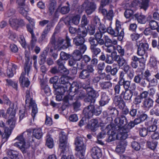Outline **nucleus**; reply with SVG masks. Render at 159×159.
<instances>
[{
    "instance_id": "43",
    "label": "nucleus",
    "mask_w": 159,
    "mask_h": 159,
    "mask_svg": "<svg viewBox=\"0 0 159 159\" xmlns=\"http://www.w3.org/2000/svg\"><path fill=\"white\" fill-rule=\"evenodd\" d=\"M75 94V96L76 97H78L77 99L80 98H84L86 96V93L84 90L79 89L78 91H76Z\"/></svg>"
},
{
    "instance_id": "23",
    "label": "nucleus",
    "mask_w": 159,
    "mask_h": 159,
    "mask_svg": "<svg viewBox=\"0 0 159 159\" xmlns=\"http://www.w3.org/2000/svg\"><path fill=\"white\" fill-rule=\"evenodd\" d=\"M53 87L54 89V92L55 94H63L68 89L67 86H63L61 85L57 86V85L53 84Z\"/></svg>"
},
{
    "instance_id": "47",
    "label": "nucleus",
    "mask_w": 159,
    "mask_h": 159,
    "mask_svg": "<svg viewBox=\"0 0 159 159\" xmlns=\"http://www.w3.org/2000/svg\"><path fill=\"white\" fill-rule=\"evenodd\" d=\"M85 148L80 149L79 150H76L77 152L76 155L80 159H83L85 153Z\"/></svg>"
},
{
    "instance_id": "34",
    "label": "nucleus",
    "mask_w": 159,
    "mask_h": 159,
    "mask_svg": "<svg viewBox=\"0 0 159 159\" xmlns=\"http://www.w3.org/2000/svg\"><path fill=\"white\" fill-rule=\"evenodd\" d=\"M56 7V2L54 0L50 1V3L48 6L49 12L52 15L54 12L55 10Z\"/></svg>"
},
{
    "instance_id": "13",
    "label": "nucleus",
    "mask_w": 159,
    "mask_h": 159,
    "mask_svg": "<svg viewBox=\"0 0 159 159\" xmlns=\"http://www.w3.org/2000/svg\"><path fill=\"white\" fill-rule=\"evenodd\" d=\"M67 138L64 132H61L59 134V148L62 152H64L67 147Z\"/></svg>"
},
{
    "instance_id": "16",
    "label": "nucleus",
    "mask_w": 159,
    "mask_h": 159,
    "mask_svg": "<svg viewBox=\"0 0 159 159\" xmlns=\"http://www.w3.org/2000/svg\"><path fill=\"white\" fill-rule=\"evenodd\" d=\"M138 48L137 54L138 55L142 56L148 48V45L147 43H141L139 44L137 43Z\"/></svg>"
},
{
    "instance_id": "24",
    "label": "nucleus",
    "mask_w": 159,
    "mask_h": 159,
    "mask_svg": "<svg viewBox=\"0 0 159 159\" xmlns=\"http://www.w3.org/2000/svg\"><path fill=\"white\" fill-rule=\"evenodd\" d=\"M143 107L145 109H149L153 105L154 101L150 98H148L144 100L143 102Z\"/></svg>"
},
{
    "instance_id": "52",
    "label": "nucleus",
    "mask_w": 159,
    "mask_h": 159,
    "mask_svg": "<svg viewBox=\"0 0 159 159\" xmlns=\"http://www.w3.org/2000/svg\"><path fill=\"white\" fill-rule=\"evenodd\" d=\"M123 88L120 84H116L114 87L115 95L118 94L120 91H122Z\"/></svg>"
},
{
    "instance_id": "6",
    "label": "nucleus",
    "mask_w": 159,
    "mask_h": 159,
    "mask_svg": "<svg viewBox=\"0 0 159 159\" xmlns=\"http://www.w3.org/2000/svg\"><path fill=\"white\" fill-rule=\"evenodd\" d=\"M134 121H131L125 127H123L120 130L119 134L116 135V138L119 140H125L128 136V133L130 129L135 125Z\"/></svg>"
},
{
    "instance_id": "50",
    "label": "nucleus",
    "mask_w": 159,
    "mask_h": 159,
    "mask_svg": "<svg viewBox=\"0 0 159 159\" xmlns=\"http://www.w3.org/2000/svg\"><path fill=\"white\" fill-rule=\"evenodd\" d=\"M78 85V84L77 82H74L71 84H70V85H68L66 86L67 87L68 86L70 87L69 90H70V91L72 92L74 91V92H76V91L78 89L77 87Z\"/></svg>"
},
{
    "instance_id": "7",
    "label": "nucleus",
    "mask_w": 159,
    "mask_h": 159,
    "mask_svg": "<svg viewBox=\"0 0 159 159\" xmlns=\"http://www.w3.org/2000/svg\"><path fill=\"white\" fill-rule=\"evenodd\" d=\"M24 69L25 73L23 72L21 73L20 78V82L22 87H27L29 85L30 82L27 78L25 77V75L26 74L27 75L29 76L30 67L29 65L26 64L25 65Z\"/></svg>"
},
{
    "instance_id": "32",
    "label": "nucleus",
    "mask_w": 159,
    "mask_h": 159,
    "mask_svg": "<svg viewBox=\"0 0 159 159\" xmlns=\"http://www.w3.org/2000/svg\"><path fill=\"white\" fill-rule=\"evenodd\" d=\"M99 84L102 89L106 90L111 88L112 84L110 81H102L100 82Z\"/></svg>"
},
{
    "instance_id": "53",
    "label": "nucleus",
    "mask_w": 159,
    "mask_h": 159,
    "mask_svg": "<svg viewBox=\"0 0 159 159\" xmlns=\"http://www.w3.org/2000/svg\"><path fill=\"white\" fill-rule=\"evenodd\" d=\"M89 22V20L85 15H84L82 17L81 25L82 27H84L87 25Z\"/></svg>"
},
{
    "instance_id": "64",
    "label": "nucleus",
    "mask_w": 159,
    "mask_h": 159,
    "mask_svg": "<svg viewBox=\"0 0 159 159\" xmlns=\"http://www.w3.org/2000/svg\"><path fill=\"white\" fill-rule=\"evenodd\" d=\"M75 98V94L73 96L68 95L64 97L63 101L66 102H69L70 101L73 100Z\"/></svg>"
},
{
    "instance_id": "2",
    "label": "nucleus",
    "mask_w": 159,
    "mask_h": 159,
    "mask_svg": "<svg viewBox=\"0 0 159 159\" xmlns=\"http://www.w3.org/2000/svg\"><path fill=\"white\" fill-rule=\"evenodd\" d=\"M149 2V0H134L130 3L121 4V6L126 10L131 9L132 7H136L139 4L141 8L146 11L148 7Z\"/></svg>"
},
{
    "instance_id": "44",
    "label": "nucleus",
    "mask_w": 159,
    "mask_h": 159,
    "mask_svg": "<svg viewBox=\"0 0 159 159\" xmlns=\"http://www.w3.org/2000/svg\"><path fill=\"white\" fill-rule=\"evenodd\" d=\"M134 13V12L132 10L127 9L125 11L124 15L126 18L128 19L132 17L134 18V17L133 15Z\"/></svg>"
},
{
    "instance_id": "27",
    "label": "nucleus",
    "mask_w": 159,
    "mask_h": 159,
    "mask_svg": "<svg viewBox=\"0 0 159 159\" xmlns=\"http://www.w3.org/2000/svg\"><path fill=\"white\" fill-rule=\"evenodd\" d=\"M120 95L123 96V98L125 100L130 102L132 100L133 92L131 90H125L124 92L122 91Z\"/></svg>"
},
{
    "instance_id": "61",
    "label": "nucleus",
    "mask_w": 159,
    "mask_h": 159,
    "mask_svg": "<svg viewBox=\"0 0 159 159\" xmlns=\"http://www.w3.org/2000/svg\"><path fill=\"white\" fill-rule=\"evenodd\" d=\"M149 82V85L151 86H154L157 85L158 81L155 78H153L152 79H151L150 78L149 79V80H147Z\"/></svg>"
},
{
    "instance_id": "21",
    "label": "nucleus",
    "mask_w": 159,
    "mask_h": 159,
    "mask_svg": "<svg viewBox=\"0 0 159 159\" xmlns=\"http://www.w3.org/2000/svg\"><path fill=\"white\" fill-rule=\"evenodd\" d=\"M115 129V127L112 125H108L105 129V130L107 132V134L108 135H110L108 139V142L112 141L114 140V139L113 138L112 135L115 133L114 132Z\"/></svg>"
},
{
    "instance_id": "59",
    "label": "nucleus",
    "mask_w": 159,
    "mask_h": 159,
    "mask_svg": "<svg viewBox=\"0 0 159 159\" xmlns=\"http://www.w3.org/2000/svg\"><path fill=\"white\" fill-rule=\"evenodd\" d=\"M46 145L49 148H52L54 146L53 139L50 137L48 138L46 142Z\"/></svg>"
},
{
    "instance_id": "62",
    "label": "nucleus",
    "mask_w": 159,
    "mask_h": 159,
    "mask_svg": "<svg viewBox=\"0 0 159 159\" xmlns=\"http://www.w3.org/2000/svg\"><path fill=\"white\" fill-rule=\"evenodd\" d=\"M131 146L133 149L136 151L139 150L140 148V146L137 142L134 141L131 143Z\"/></svg>"
},
{
    "instance_id": "17",
    "label": "nucleus",
    "mask_w": 159,
    "mask_h": 159,
    "mask_svg": "<svg viewBox=\"0 0 159 159\" xmlns=\"http://www.w3.org/2000/svg\"><path fill=\"white\" fill-rule=\"evenodd\" d=\"M88 95V98H90L91 103H94L95 101L94 98L98 97L99 94L98 92L90 87L88 88L86 90Z\"/></svg>"
},
{
    "instance_id": "38",
    "label": "nucleus",
    "mask_w": 159,
    "mask_h": 159,
    "mask_svg": "<svg viewBox=\"0 0 159 159\" xmlns=\"http://www.w3.org/2000/svg\"><path fill=\"white\" fill-rule=\"evenodd\" d=\"M7 155L11 159H16L18 157V153L16 151L9 150L7 152Z\"/></svg>"
},
{
    "instance_id": "42",
    "label": "nucleus",
    "mask_w": 159,
    "mask_h": 159,
    "mask_svg": "<svg viewBox=\"0 0 159 159\" xmlns=\"http://www.w3.org/2000/svg\"><path fill=\"white\" fill-rule=\"evenodd\" d=\"M147 143L149 148L152 150H154L156 149L157 145L158 142L156 141L152 140V141L147 142Z\"/></svg>"
},
{
    "instance_id": "19",
    "label": "nucleus",
    "mask_w": 159,
    "mask_h": 159,
    "mask_svg": "<svg viewBox=\"0 0 159 159\" xmlns=\"http://www.w3.org/2000/svg\"><path fill=\"white\" fill-rule=\"evenodd\" d=\"M146 79L143 78V75L142 74H139L135 76L134 81L137 84H139L142 86L145 87L147 83L145 81Z\"/></svg>"
},
{
    "instance_id": "20",
    "label": "nucleus",
    "mask_w": 159,
    "mask_h": 159,
    "mask_svg": "<svg viewBox=\"0 0 159 159\" xmlns=\"http://www.w3.org/2000/svg\"><path fill=\"white\" fill-rule=\"evenodd\" d=\"M113 102L116 106H118L120 109H123L125 107V102L120 96H116L113 98Z\"/></svg>"
},
{
    "instance_id": "45",
    "label": "nucleus",
    "mask_w": 159,
    "mask_h": 159,
    "mask_svg": "<svg viewBox=\"0 0 159 159\" xmlns=\"http://www.w3.org/2000/svg\"><path fill=\"white\" fill-rule=\"evenodd\" d=\"M105 47V50L107 52L112 53L113 52H116V47L113 45L106 46Z\"/></svg>"
},
{
    "instance_id": "8",
    "label": "nucleus",
    "mask_w": 159,
    "mask_h": 159,
    "mask_svg": "<svg viewBox=\"0 0 159 159\" xmlns=\"http://www.w3.org/2000/svg\"><path fill=\"white\" fill-rule=\"evenodd\" d=\"M7 113L9 115V116L6 123L9 125L11 129H13L15 126L16 121L15 117V110L13 108H9L7 109Z\"/></svg>"
},
{
    "instance_id": "37",
    "label": "nucleus",
    "mask_w": 159,
    "mask_h": 159,
    "mask_svg": "<svg viewBox=\"0 0 159 159\" xmlns=\"http://www.w3.org/2000/svg\"><path fill=\"white\" fill-rule=\"evenodd\" d=\"M90 76L89 71L86 70H83L79 73V78L81 79H88Z\"/></svg>"
},
{
    "instance_id": "48",
    "label": "nucleus",
    "mask_w": 159,
    "mask_h": 159,
    "mask_svg": "<svg viewBox=\"0 0 159 159\" xmlns=\"http://www.w3.org/2000/svg\"><path fill=\"white\" fill-rule=\"evenodd\" d=\"M97 46L90 47L93 56H96L101 52V49Z\"/></svg>"
},
{
    "instance_id": "46",
    "label": "nucleus",
    "mask_w": 159,
    "mask_h": 159,
    "mask_svg": "<svg viewBox=\"0 0 159 159\" xmlns=\"http://www.w3.org/2000/svg\"><path fill=\"white\" fill-rule=\"evenodd\" d=\"M102 32L98 31L95 34L94 37L98 41H99L100 43H101L104 44V41L103 39H102Z\"/></svg>"
},
{
    "instance_id": "54",
    "label": "nucleus",
    "mask_w": 159,
    "mask_h": 159,
    "mask_svg": "<svg viewBox=\"0 0 159 159\" xmlns=\"http://www.w3.org/2000/svg\"><path fill=\"white\" fill-rule=\"evenodd\" d=\"M139 133L140 135L142 137H145L148 134L147 129L145 127L140 128L139 129Z\"/></svg>"
},
{
    "instance_id": "29",
    "label": "nucleus",
    "mask_w": 159,
    "mask_h": 159,
    "mask_svg": "<svg viewBox=\"0 0 159 159\" xmlns=\"http://www.w3.org/2000/svg\"><path fill=\"white\" fill-rule=\"evenodd\" d=\"M11 133V130L8 127H6L4 133L2 135V142L3 143L7 141Z\"/></svg>"
},
{
    "instance_id": "55",
    "label": "nucleus",
    "mask_w": 159,
    "mask_h": 159,
    "mask_svg": "<svg viewBox=\"0 0 159 159\" xmlns=\"http://www.w3.org/2000/svg\"><path fill=\"white\" fill-rule=\"evenodd\" d=\"M114 13L113 10L111 9L109 10L107 12L106 16L108 20H111L114 16Z\"/></svg>"
},
{
    "instance_id": "15",
    "label": "nucleus",
    "mask_w": 159,
    "mask_h": 159,
    "mask_svg": "<svg viewBox=\"0 0 159 159\" xmlns=\"http://www.w3.org/2000/svg\"><path fill=\"white\" fill-rule=\"evenodd\" d=\"M80 19L79 15H76L72 17L69 19L68 17H66L64 20V22L67 25H70L72 24L77 25L79 24Z\"/></svg>"
},
{
    "instance_id": "36",
    "label": "nucleus",
    "mask_w": 159,
    "mask_h": 159,
    "mask_svg": "<svg viewBox=\"0 0 159 159\" xmlns=\"http://www.w3.org/2000/svg\"><path fill=\"white\" fill-rule=\"evenodd\" d=\"M33 135L38 139H40L42 136L43 133L40 128L34 129L33 130Z\"/></svg>"
},
{
    "instance_id": "35",
    "label": "nucleus",
    "mask_w": 159,
    "mask_h": 159,
    "mask_svg": "<svg viewBox=\"0 0 159 159\" xmlns=\"http://www.w3.org/2000/svg\"><path fill=\"white\" fill-rule=\"evenodd\" d=\"M85 42L84 39L83 37L77 36L73 39V42L76 46H79L83 44Z\"/></svg>"
},
{
    "instance_id": "57",
    "label": "nucleus",
    "mask_w": 159,
    "mask_h": 159,
    "mask_svg": "<svg viewBox=\"0 0 159 159\" xmlns=\"http://www.w3.org/2000/svg\"><path fill=\"white\" fill-rule=\"evenodd\" d=\"M32 39L30 42V48L33 49L34 47L35 43L37 42V39L35 37V35H31Z\"/></svg>"
},
{
    "instance_id": "33",
    "label": "nucleus",
    "mask_w": 159,
    "mask_h": 159,
    "mask_svg": "<svg viewBox=\"0 0 159 159\" xmlns=\"http://www.w3.org/2000/svg\"><path fill=\"white\" fill-rule=\"evenodd\" d=\"M144 34L146 35H152L153 38H155L157 37V34L153 31L150 28H146L143 31Z\"/></svg>"
},
{
    "instance_id": "58",
    "label": "nucleus",
    "mask_w": 159,
    "mask_h": 159,
    "mask_svg": "<svg viewBox=\"0 0 159 159\" xmlns=\"http://www.w3.org/2000/svg\"><path fill=\"white\" fill-rule=\"evenodd\" d=\"M8 35H9V38L13 41H16L17 39V36L16 34L13 32L9 30Z\"/></svg>"
},
{
    "instance_id": "63",
    "label": "nucleus",
    "mask_w": 159,
    "mask_h": 159,
    "mask_svg": "<svg viewBox=\"0 0 159 159\" xmlns=\"http://www.w3.org/2000/svg\"><path fill=\"white\" fill-rule=\"evenodd\" d=\"M116 48L120 56H123L124 55L125 51L124 48L120 45L117 46Z\"/></svg>"
},
{
    "instance_id": "11",
    "label": "nucleus",
    "mask_w": 159,
    "mask_h": 159,
    "mask_svg": "<svg viewBox=\"0 0 159 159\" xmlns=\"http://www.w3.org/2000/svg\"><path fill=\"white\" fill-rule=\"evenodd\" d=\"M9 22L11 26L16 30L20 26H23L25 25V23L23 20L17 19L15 17L11 18L9 20Z\"/></svg>"
},
{
    "instance_id": "12",
    "label": "nucleus",
    "mask_w": 159,
    "mask_h": 159,
    "mask_svg": "<svg viewBox=\"0 0 159 159\" xmlns=\"http://www.w3.org/2000/svg\"><path fill=\"white\" fill-rule=\"evenodd\" d=\"M25 0H17L18 4V8L19 12L24 16H26L30 9L28 7H25Z\"/></svg>"
},
{
    "instance_id": "39",
    "label": "nucleus",
    "mask_w": 159,
    "mask_h": 159,
    "mask_svg": "<svg viewBox=\"0 0 159 159\" xmlns=\"http://www.w3.org/2000/svg\"><path fill=\"white\" fill-rule=\"evenodd\" d=\"M150 115H155L157 116H159V105H155L153 108L151 109L149 112Z\"/></svg>"
},
{
    "instance_id": "9",
    "label": "nucleus",
    "mask_w": 159,
    "mask_h": 159,
    "mask_svg": "<svg viewBox=\"0 0 159 159\" xmlns=\"http://www.w3.org/2000/svg\"><path fill=\"white\" fill-rule=\"evenodd\" d=\"M23 133L17 136L15 140H17L18 142L15 143L14 145L17 147L19 148L21 151H24L25 149L28 148V146L25 144V139L26 138Z\"/></svg>"
},
{
    "instance_id": "60",
    "label": "nucleus",
    "mask_w": 159,
    "mask_h": 159,
    "mask_svg": "<svg viewBox=\"0 0 159 159\" xmlns=\"http://www.w3.org/2000/svg\"><path fill=\"white\" fill-rule=\"evenodd\" d=\"M70 57V55L63 52H61L60 54V59L64 60H67Z\"/></svg>"
},
{
    "instance_id": "40",
    "label": "nucleus",
    "mask_w": 159,
    "mask_h": 159,
    "mask_svg": "<svg viewBox=\"0 0 159 159\" xmlns=\"http://www.w3.org/2000/svg\"><path fill=\"white\" fill-rule=\"evenodd\" d=\"M82 54L79 50H75L73 53L72 57L77 61H79L82 58Z\"/></svg>"
},
{
    "instance_id": "10",
    "label": "nucleus",
    "mask_w": 159,
    "mask_h": 159,
    "mask_svg": "<svg viewBox=\"0 0 159 159\" xmlns=\"http://www.w3.org/2000/svg\"><path fill=\"white\" fill-rule=\"evenodd\" d=\"M115 122L116 124L115 129L118 128L116 130L118 131V133L119 134L120 130L123 127H125V125L127 124V120L125 116H121L120 118L117 117L115 120Z\"/></svg>"
},
{
    "instance_id": "25",
    "label": "nucleus",
    "mask_w": 159,
    "mask_h": 159,
    "mask_svg": "<svg viewBox=\"0 0 159 159\" xmlns=\"http://www.w3.org/2000/svg\"><path fill=\"white\" fill-rule=\"evenodd\" d=\"M75 144L76 145V150H79L80 149L85 148V146L83 142V139L80 137H77L75 140Z\"/></svg>"
},
{
    "instance_id": "31",
    "label": "nucleus",
    "mask_w": 159,
    "mask_h": 159,
    "mask_svg": "<svg viewBox=\"0 0 159 159\" xmlns=\"http://www.w3.org/2000/svg\"><path fill=\"white\" fill-rule=\"evenodd\" d=\"M88 41L91 44L90 47H95L98 46V45H103L101 43L98 41L93 37H90L88 39Z\"/></svg>"
},
{
    "instance_id": "51",
    "label": "nucleus",
    "mask_w": 159,
    "mask_h": 159,
    "mask_svg": "<svg viewBox=\"0 0 159 159\" xmlns=\"http://www.w3.org/2000/svg\"><path fill=\"white\" fill-rule=\"evenodd\" d=\"M119 84H120L122 86L123 85L125 90H128V89L130 86V81L125 80L119 83Z\"/></svg>"
},
{
    "instance_id": "1",
    "label": "nucleus",
    "mask_w": 159,
    "mask_h": 159,
    "mask_svg": "<svg viewBox=\"0 0 159 159\" xmlns=\"http://www.w3.org/2000/svg\"><path fill=\"white\" fill-rule=\"evenodd\" d=\"M57 32L55 31L52 36L50 39V43L48 45V47L50 49L51 52L54 49L57 48H58L61 46V47L63 49H65L71 46L70 41L71 39L69 37L66 35V45L63 44L65 41V40L62 38H59L56 41L55 38V34Z\"/></svg>"
},
{
    "instance_id": "3",
    "label": "nucleus",
    "mask_w": 159,
    "mask_h": 159,
    "mask_svg": "<svg viewBox=\"0 0 159 159\" xmlns=\"http://www.w3.org/2000/svg\"><path fill=\"white\" fill-rule=\"evenodd\" d=\"M101 110L99 106L96 107L92 104H90L85 107L83 111V114L87 118H90L93 115L98 116L101 113Z\"/></svg>"
},
{
    "instance_id": "49",
    "label": "nucleus",
    "mask_w": 159,
    "mask_h": 159,
    "mask_svg": "<svg viewBox=\"0 0 159 159\" xmlns=\"http://www.w3.org/2000/svg\"><path fill=\"white\" fill-rule=\"evenodd\" d=\"M60 82L61 84L64 85V86L70 85V84L69 83L68 78L67 76H62L61 77L60 79Z\"/></svg>"
},
{
    "instance_id": "4",
    "label": "nucleus",
    "mask_w": 159,
    "mask_h": 159,
    "mask_svg": "<svg viewBox=\"0 0 159 159\" xmlns=\"http://www.w3.org/2000/svg\"><path fill=\"white\" fill-rule=\"evenodd\" d=\"M116 25L115 30L111 27H108L107 32L113 36H119L122 39L124 34V29L121 27V22L118 20H116Z\"/></svg>"
},
{
    "instance_id": "28",
    "label": "nucleus",
    "mask_w": 159,
    "mask_h": 159,
    "mask_svg": "<svg viewBox=\"0 0 159 159\" xmlns=\"http://www.w3.org/2000/svg\"><path fill=\"white\" fill-rule=\"evenodd\" d=\"M109 100V99L106 93L104 92H102L101 99L99 101L100 106H103L107 104Z\"/></svg>"
},
{
    "instance_id": "5",
    "label": "nucleus",
    "mask_w": 159,
    "mask_h": 159,
    "mask_svg": "<svg viewBox=\"0 0 159 159\" xmlns=\"http://www.w3.org/2000/svg\"><path fill=\"white\" fill-rule=\"evenodd\" d=\"M25 103L29 104L30 108H32L31 115L33 117V121L35 118L36 114L38 112V108L34 100L33 99L32 97L30 94V91L27 90L26 92Z\"/></svg>"
},
{
    "instance_id": "14",
    "label": "nucleus",
    "mask_w": 159,
    "mask_h": 159,
    "mask_svg": "<svg viewBox=\"0 0 159 159\" xmlns=\"http://www.w3.org/2000/svg\"><path fill=\"white\" fill-rule=\"evenodd\" d=\"M84 4L85 5V11L88 15L91 14L96 8V5L93 2H89L88 0H86Z\"/></svg>"
},
{
    "instance_id": "22",
    "label": "nucleus",
    "mask_w": 159,
    "mask_h": 159,
    "mask_svg": "<svg viewBox=\"0 0 159 159\" xmlns=\"http://www.w3.org/2000/svg\"><path fill=\"white\" fill-rule=\"evenodd\" d=\"M123 140L120 142L119 144L117 146L116 149V151L120 154L124 152L125 148L127 145L126 141L125 140Z\"/></svg>"
},
{
    "instance_id": "56",
    "label": "nucleus",
    "mask_w": 159,
    "mask_h": 159,
    "mask_svg": "<svg viewBox=\"0 0 159 159\" xmlns=\"http://www.w3.org/2000/svg\"><path fill=\"white\" fill-rule=\"evenodd\" d=\"M7 84L9 86H12L16 90L17 89V83L15 82L10 80L7 79L6 80Z\"/></svg>"
},
{
    "instance_id": "41",
    "label": "nucleus",
    "mask_w": 159,
    "mask_h": 159,
    "mask_svg": "<svg viewBox=\"0 0 159 159\" xmlns=\"http://www.w3.org/2000/svg\"><path fill=\"white\" fill-rule=\"evenodd\" d=\"M149 25L152 30H157V32L159 25L157 22L154 20H151L149 22Z\"/></svg>"
},
{
    "instance_id": "30",
    "label": "nucleus",
    "mask_w": 159,
    "mask_h": 159,
    "mask_svg": "<svg viewBox=\"0 0 159 159\" xmlns=\"http://www.w3.org/2000/svg\"><path fill=\"white\" fill-rule=\"evenodd\" d=\"M134 17L137 19L138 22L141 24L145 23L146 19L145 16L141 14L136 13L134 15Z\"/></svg>"
},
{
    "instance_id": "18",
    "label": "nucleus",
    "mask_w": 159,
    "mask_h": 159,
    "mask_svg": "<svg viewBox=\"0 0 159 159\" xmlns=\"http://www.w3.org/2000/svg\"><path fill=\"white\" fill-rule=\"evenodd\" d=\"M91 155L94 159H98L101 157L102 155L101 150L98 147H93L91 150Z\"/></svg>"
},
{
    "instance_id": "26",
    "label": "nucleus",
    "mask_w": 159,
    "mask_h": 159,
    "mask_svg": "<svg viewBox=\"0 0 159 159\" xmlns=\"http://www.w3.org/2000/svg\"><path fill=\"white\" fill-rule=\"evenodd\" d=\"M98 126V121L97 120L95 119L91 120L87 125V128L93 132L97 130Z\"/></svg>"
}]
</instances>
